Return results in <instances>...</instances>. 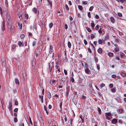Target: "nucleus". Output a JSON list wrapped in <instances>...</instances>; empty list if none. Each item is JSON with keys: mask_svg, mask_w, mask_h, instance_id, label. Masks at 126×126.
I'll return each mask as SVG.
<instances>
[{"mask_svg": "<svg viewBox=\"0 0 126 126\" xmlns=\"http://www.w3.org/2000/svg\"><path fill=\"white\" fill-rule=\"evenodd\" d=\"M8 29L10 31L14 30V26L10 25V24H8Z\"/></svg>", "mask_w": 126, "mask_h": 126, "instance_id": "nucleus-1", "label": "nucleus"}, {"mask_svg": "<svg viewBox=\"0 0 126 126\" xmlns=\"http://www.w3.org/2000/svg\"><path fill=\"white\" fill-rule=\"evenodd\" d=\"M71 28H72L73 29V30L74 31V32L75 33H76V27L75 24H73V25L72 26Z\"/></svg>", "mask_w": 126, "mask_h": 126, "instance_id": "nucleus-2", "label": "nucleus"}, {"mask_svg": "<svg viewBox=\"0 0 126 126\" xmlns=\"http://www.w3.org/2000/svg\"><path fill=\"white\" fill-rule=\"evenodd\" d=\"M61 118L63 124H64V123L63 119H64L65 122H66L67 120V118H66V117H65V116L63 115L62 116Z\"/></svg>", "mask_w": 126, "mask_h": 126, "instance_id": "nucleus-3", "label": "nucleus"}, {"mask_svg": "<svg viewBox=\"0 0 126 126\" xmlns=\"http://www.w3.org/2000/svg\"><path fill=\"white\" fill-rule=\"evenodd\" d=\"M8 108L9 110H13L12 102H10L9 103V105L8 106Z\"/></svg>", "mask_w": 126, "mask_h": 126, "instance_id": "nucleus-4", "label": "nucleus"}, {"mask_svg": "<svg viewBox=\"0 0 126 126\" xmlns=\"http://www.w3.org/2000/svg\"><path fill=\"white\" fill-rule=\"evenodd\" d=\"M117 120L116 119L113 118L111 121V123L113 124H116L117 123Z\"/></svg>", "mask_w": 126, "mask_h": 126, "instance_id": "nucleus-5", "label": "nucleus"}, {"mask_svg": "<svg viewBox=\"0 0 126 126\" xmlns=\"http://www.w3.org/2000/svg\"><path fill=\"white\" fill-rule=\"evenodd\" d=\"M18 43L19 47H21L23 46L24 44L21 41H18Z\"/></svg>", "mask_w": 126, "mask_h": 126, "instance_id": "nucleus-6", "label": "nucleus"}, {"mask_svg": "<svg viewBox=\"0 0 126 126\" xmlns=\"http://www.w3.org/2000/svg\"><path fill=\"white\" fill-rule=\"evenodd\" d=\"M79 118L81 119L82 122V123H83L84 122V117L82 116V115H79Z\"/></svg>", "mask_w": 126, "mask_h": 126, "instance_id": "nucleus-7", "label": "nucleus"}, {"mask_svg": "<svg viewBox=\"0 0 126 126\" xmlns=\"http://www.w3.org/2000/svg\"><path fill=\"white\" fill-rule=\"evenodd\" d=\"M85 112H84L83 111H82L80 113V111L79 112V114L81 115H82V116L84 117H85Z\"/></svg>", "mask_w": 126, "mask_h": 126, "instance_id": "nucleus-8", "label": "nucleus"}, {"mask_svg": "<svg viewBox=\"0 0 126 126\" xmlns=\"http://www.w3.org/2000/svg\"><path fill=\"white\" fill-rule=\"evenodd\" d=\"M98 32L99 33H101L103 34H104L105 33L104 31L103 30H101L100 28V29L98 31Z\"/></svg>", "mask_w": 126, "mask_h": 126, "instance_id": "nucleus-9", "label": "nucleus"}, {"mask_svg": "<svg viewBox=\"0 0 126 126\" xmlns=\"http://www.w3.org/2000/svg\"><path fill=\"white\" fill-rule=\"evenodd\" d=\"M85 71L86 73L88 74H89V73L90 72V70L88 68H86L85 69Z\"/></svg>", "mask_w": 126, "mask_h": 126, "instance_id": "nucleus-10", "label": "nucleus"}, {"mask_svg": "<svg viewBox=\"0 0 126 126\" xmlns=\"http://www.w3.org/2000/svg\"><path fill=\"white\" fill-rule=\"evenodd\" d=\"M110 20L111 22L113 23H114L115 22V19L113 17H111L110 18Z\"/></svg>", "mask_w": 126, "mask_h": 126, "instance_id": "nucleus-11", "label": "nucleus"}, {"mask_svg": "<svg viewBox=\"0 0 126 126\" xmlns=\"http://www.w3.org/2000/svg\"><path fill=\"white\" fill-rule=\"evenodd\" d=\"M2 27L5 28V22L3 20L1 23Z\"/></svg>", "mask_w": 126, "mask_h": 126, "instance_id": "nucleus-12", "label": "nucleus"}, {"mask_svg": "<svg viewBox=\"0 0 126 126\" xmlns=\"http://www.w3.org/2000/svg\"><path fill=\"white\" fill-rule=\"evenodd\" d=\"M97 52L100 53L101 54L102 52V50L101 48H99L97 50Z\"/></svg>", "mask_w": 126, "mask_h": 126, "instance_id": "nucleus-13", "label": "nucleus"}, {"mask_svg": "<svg viewBox=\"0 0 126 126\" xmlns=\"http://www.w3.org/2000/svg\"><path fill=\"white\" fill-rule=\"evenodd\" d=\"M15 83L16 84H17L19 85V81L18 79L17 78H16L15 80Z\"/></svg>", "mask_w": 126, "mask_h": 126, "instance_id": "nucleus-14", "label": "nucleus"}, {"mask_svg": "<svg viewBox=\"0 0 126 126\" xmlns=\"http://www.w3.org/2000/svg\"><path fill=\"white\" fill-rule=\"evenodd\" d=\"M37 116L38 117V119L40 121H41L42 120V117L40 115L39 113L37 114Z\"/></svg>", "mask_w": 126, "mask_h": 126, "instance_id": "nucleus-15", "label": "nucleus"}, {"mask_svg": "<svg viewBox=\"0 0 126 126\" xmlns=\"http://www.w3.org/2000/svg\"><path fill=\"white\" fill-rule=\"evenodd\" d=\"M36 43L35 41H34L32 42V46L33 47H35L36 45Z\"/></svg>", "mask_w": 126, "mask_h": 126, "instance_id": "nucleus-16", "label": "nucleus"}, {"mask_svg": "<svg viewBox=\"0 0 126 126\" xmlns=\"http://www.w3.org/2000/svg\"><path fill=\"white\" fill-rule=\"evenodd\" d=\"M47 96L48 98H51V94L49 91L47 92Z\"/></svg>", "mask_w": 126, "mask_h": 126, "instance_id": "nucleus-17", "label": "nucleus"}, {"mask_svg": "<svg viewBox=\"0 0 126 126\" xmlns=\"http://www.w3.org/2000/svg\"><path fill=\"white\" fill-rule=\"evenodd\" d=\"M66 79L65 77H62L61 81L64 83Z\"/></svg>", "mask_w": 126, "mask_h": 126, "instance_id": "nucleus-18", "label": "nucleus"}, {"mask_svg": "<svg viewBox=\"0 0 126 126\" xmlns=\"http://www.w3.org/2000/svg\"><path fill=\"white\" fill-rule=\"evenodd\" d=\"M67 45L68 47L70 48L71 47V45L70 42L69 41H68L67 43Z\"/></svg>", "mask_w": 126, "mask_h": 126, "instance_id": "nucleus-19", "label": "nucleus"}, {"mask_svg": "<svg viewBox=\"0 0 126 126\" xmlns=\"http://www.w3.org/2000/svg\"><path fill=\"white\" fill-rule=\"evenodd\" d=\"M32 11L35 14H36L37 13V9L35 8H34L32 9Z\"/></svg>", "mask_w": 126, "mask_h": 126, "instance_id": "nucleus-20", "label": "nucleus"}, {"mask_svg": "<svg viewBox=\"0 0 126 126\" xmlns=\"http://www.w3.org/2000/svg\"><path fill=\"white\" fill-rule=\"evenodd\" d=\"M121 75L123 77H126V73L122 72L121 73Z\"/></svg>", "mask_w": 126, "mask_h": 126, "instance_id": "nucleus-21", "label": "nucleus"}, {"mask_svg": "<svg viewBox=\"0 0 126 126\" xmlns=\"http://www.w3.org/2000/svg\"><path fill=\"white\" fill-rule=\"evenodd\" d=\"M105 115L110 116H111V113L110 112L106 113H105Z\"/></svg>", "mask_w": 126, "mask_h": 126, "instance_id": "nucleus-22", "label": "nucleus"}, {"mask_svg": "<svg viewBox=\"0 0 126 126\" xmlns=\"http://www.w3.org/2000/svg\"><path fill=\"white\" fill-rule=\"evenodd\" d=\"M78 8L80 10H82L83 8V7L81 5H79L78 6Z\"/></svg>", "mask_w": 126, "mask_h": 126, "instance_id": "nucleus-23", "label": "nucleus"}, {"mask_svg": "<svg viewBox=\"0 0 126 126\" xmlns=\"http://www.w3.org/2000/svg\"><path fill=\"white\" fill-rule=\"evenodd\" d=\"M108 55L110 57H112L113 56V54L112 53L110 52L108 54Z\"/></svg>", "mask_w": 126, "mask_h": 126, "instance_id": "nucleus-24", "label": "nucleus"}, {"mask_svg": "<svg viewBox=\"0 0 126 126\" xmlns=\"http://www.w3.org/2000/svg\"><path fill=\"white\" fill-rule=\"evenodd\" d=\"M56 68L57 69V70L59 72H60V68L59 67V66L56 65Z\"/></svg>", "mask_w": 126, "mask_h": 126, "instance_id": "nucleus-25", "label": "nucleus"}, {"mask_svg": "<svg viewBox=\"0 0 126 126\" xmlns=\"http://www.w3.org/2000/svg\"><path fill=\"white\" fill-rule=\"evenodd\" d=\"M15 102V105L16 106H17L18 105V102L17 100L16 99H15L14 100Z\"/></svg>", "mask_w": 126, "mask_h": 126, "instance_id": "nucleus-26", "label": "nucleus"}, {"mask_svg": "<svg viewBox=\"0 0 126 126\" xmlns=\"http://www.w3.org/2000/svg\"><path fill=\"white\" fill-rule=\"evenodd\" d=\"M98 43L99 44H102L103 43V41L101 39H99L98 40Z\"/></svg>", "mask_w": 126, "mask_h": 126, "instance_id": "nucleus-27", "label": "nucleus"}, {"mask_svg": "<svg viewBox=\"0 0 126 126\" xmlns=\"http://www.w3.org/2000/svg\"><path fill=\"white\" fill-rule=\"evenodd\" d=\"M48 4L50 5V7L52 8V1H48Z\"/></svg>", "mask_w": 126, "mask_h": 126, "instance_id": "nucleus-28", "label": "nucleus"}, {"mask_svg": "<svg viewBox=\"0 0 126 126\" xmlns=\"http://www.w3.org/2000/svg\"><path fill=\"white\" fill-rule=\"evenodd\" d=\"M49 28H51L53 26V24L52 23H51L49 24Z\"/></svg>", "mask_w": 126, "mask_h": 126, "instance_id": "nucleus-29", "label": "nucleus"}, {"mask_svg": "<svg viewBox=\"0 0 126 126\" xmlns=\"http://www.w3.org/2000/svg\"><path fill=\"white\" fill-rule=\"evenodd\" d=\"M86 29L87 30V31L88 32H91L92 30L90 28H88V27H87L86 28Z\"/></svg>", "mask_w": 126, "mask_h": 126, "instance_id": "nucleus-30", "label": "nucleus"}, {"mask_svg": "<svg viewBox=\"0 0 126 126\" xmlns=\"http://www.w3.org/2000/svg\"><path fill=\"white\" fill-rule=\"evenodd\" d=\"M5 2L6 6L7 7H8V2L7 0H5Z\"/></svg>", "mask_w": 126, "mask_h": 126, "instance_id": "nucleus-31", "label": "nucleus"}, {"mask_svg": "<svg viewBox=\"0 0 126 126\" xmlns=\"http://www.w3.org/2000/svg\"><path fill=\"white\" fill-rule=\"evenodd\" d=\"M94 8V7L93 6L90 7L89 9V11H91L93 10Z\"/></svg>", "mask_w": 126, "mask_h": 126, "instance_id": "nucleus-32", "label": "nucleus"}, {"mask_svg": "<svg viewBox=\"0 0 126 126\" xmlns=\"http://www.w3.org/2000/svg\"><path fill=\"white\" fill-rule=\"evenodd\" d=\"M91 26L92 28L94 27L95 26V24L94 22H92L91 23Z\"/></svg>", "mask_w": 126, "mask_h": 126, "instance_id": "nucleus-33", "label": "nucleus"}, {"mask_svg": "<svg viewBox=\"0 0 126 126\" xmlns=\"http://www.w3.org/2000/svg\"><path fill=\"white\" fill-rule=\"evenodd\" d=\"M88 65L87 64L85 63V66L84 67V68L85 69H86V68H88Z\"/></svg>", "mask_w": 126, "mask_h": 126, "instance_id": "nucleus-34", "label": "nucleus"}, {"mask_svg": "<svg viewBox=\"0 0 126 126\" xmlns=\"http://www.w3.org/2000/svg\"><path fill=\"white\" fill-rule=\"evenodd\" d=\"M114 51L115 52H117L119 51V48L117 47L116 48H114Z\"/></svg>", "mask_w": 126, "mask_h": 126, "instance_id": "nucleus-35", "label": "nucleus"}, {"mask_svg": "<svg viewBox=\"0 0 126 126\" xmlns=\"http://www.w3.org/2000/svg\"><path fill=\"white\" fill-rule=\"evenodd\" d=\"M18 26L20 27V29H21L22 28V25L21 24H20L19 23H18Z\"/></svg>", "mask_w": 126, "mask_h": 126, "instance_id": "nucleus-36", "label": "nucleus"}, {"mask_svg": "<svg viewBox=\"0 0 126 126\" xmlns=\"http://www.w3.org/2000/svg\"><path fill=\"white\" fill-rule=\"evenodd\" d=\"M82 3L83 4L86 5L87 4V1H82Z\"/></svg>", "mask_w": 126, "mask_h": 126, "instance_id": "nucleus-37", "label": "nucleus"}, {"mask_svg": "<svg viewBox=\"0 0 126 126\" xmlns=\"http://www.w3.org/2000/svg\"><path fill=\"white\" fill-rule=\"evenodd\" d=\"M25 36V35L24 34H22L20 36V37L21 38H24Z\"/></svg>", "mask_w": 126, "mask_h": 126, "instance_id": "nucleus-38", "label": "nucleus"}, {"mask_svg": "<svg viewBox=\"0 0 126 126\" xmlns=\"http://www.w3.org/2000/svg\"><path fill=\"white\" fill-rule=\"evenodd\" d=\"M88 17L89 18H91V13L90 12H88Z\"/></svg>", "mask_w": 126, "mask_h": 126, "instance_id": "nucleus-39", "label": "nucleus"}, {"mask_svg": "<svg viewBox=\"0 0 126 126\" xmlns=\"http://www.w3.org/2000/svg\"><path fill=\"white\" fill-rule=\"evenodd\" d=\"M65 6L67 10V11H69V9L67 5V4H65Z\"/></svg>", "mask_w": 126, "mask_h": 126, "instance_id": "nucleus-40", "label": "nucleus"}, {"mask_svg": "<svg viewBox=\"0 0 126 126\" xmlns=\"http://www.w3.org/2000/svg\"><path fill=\"white\" fill-rule=\"evenodd\" d=\"M99 25H97L95 27V29L96 30H97L99 29Z\"/></svg>", "mask_w": 126, "mask_h": 126, "instance_id": "nucleus-41", "label": "nucleus"}, {"mask_svg": "<svg viewBox=\"0 0 126 126\" xmlns=\"http://www.w3.org/2000/svg\"><path fill=\"white\" fill-rule=\"evenodd\" d=\"M111 91L113 93H114L116 91L115 88H113L112 89Z\"/></svg>", "mask_w": 126, "mask_h": 126, "instance_id": "nucleus-42", "label": "nucleus"}, {"mask_svg": "<svg viewBox=\"0 0 126 126\" xmlns=\"http://www.w3.org/2000/svg\"><path fill=\"white\" fill-rule=\"evenodd\" d=\"M95 17L97 19H98L99 18V17L98 15L96 14L95 16Z\"/></svg>", "mask_w": 126, "mask_h": 126, "instance_id": "nucleus-43", "label": "nucleus"}, {"mask_svg": "<svg viewBox=\"0 0 126 126\" xmlns=\"http://www.w3.org/2000/svg\"><path fill=\"white\" fill-rule=\"evenodd\" d=\"M29 118L30 122V124L32 125V120H31V117H30V116H29Z\"/></svg>", "mask_w": 126, "mask_h": 126, "instance_id": "nucleus-44", "label": "nucleus"}, {"mask_svg": "<svg viewBox=\"0 0 126 126\" xmlns=\"http://www.w3.org/2000/svg\"><path fill=\"white\" fill-rule=\"evenodd\" d=\"M17 118L16 117H15L14 118V121L15 122H16L17 121Z\"/></svg>", "mask_w": 126, "mask_h": 126, "instance_id": "nucleus-45", "label": "nucleus"}, {"mask_svg": "<svg viewBox=\"0 0 126 126\" xmlns=\"http://www.w3.org/2000/svg\"><path fill=\"white\" fill-rule=\"evenodd\" d=\"M91 38L92 39H93L94 38V36L93 34H92L91 35Z\"/></svg>", "mask_w": 126, "mask_h": 126, "instance_id": "nucleus-46", "label": "nucleus"}, {"mask_svg": "<svg viewBox=\"0 0 126 126\" xmlns=\"http://www.w3.org/2000/svg\"><path fill=\"white\" fill-rule=\"evenodd\" d=\"M84 42L85 45H86L87 44V42L85 39H84Z\"/></svg>", "mask_w": 126, "mask_h": 126, "instance_id": "nucleus-47", "label": "nucleus"}, {"mask_svg": "<svg viewBox=\"0 0 126 126\" xmlns=\"http://www.w3.org/2000/svg\"><path fill=\"white\" fill-rule=\"evenodd\" d=\"M25 17L26 19H28V15L27 14H26L25 16Z\"/></svg>", "mask_w": 126, "mask_h": 126, "instance_id": "nucleus-48", "label": "nucleus"}, {"mask_svg": "<svg viewBox=\"0 0 126 126\" xmlns=\"http://www.w3.org/2000/svg\"><path fill=\"white\" fill-rule=\"evenodd\" d=\"M62 102H61L59 106L60 108L61 109H62Z\"/></svg>", "mask_w": 126, "mask_h": 126, "instance_id": "nucleus-49", "label": "nucleus"}, {"mask_svg": "<svg viewBox=\"0 0 126 126\" xmlns=\"http://www.w3.org/2000/svg\"><path fill=\"white\" fill-rule=\"evenodd\" d=\"M64 72L65 75H66L67 74V72L66 70L64 69Z\"/></svg>", "mask_w": 126, "mask_h": 126, "instance_id": "nucleus-50", "label": "nucleus"}, {"mask_svg": "<svg viewBox=\"0 0 126 126\" xmlns=\"http://www.w3.org/2000/svg\"><path fill=\"white\" fill-rule=\"evenodd\" d=\"M118 15L119 16H122V14L120 13H118Z\"/></svg>", "mask_w": 126, "mask_h": 126, "instance_id": "nucleus-51", "label": "nucleus"}, {"mask_svg": "<svg viewBox=\"0 0 126 126\" xmlns=\"http://www.w3.org/2000/svg\"><path fill=\"white\" fill-rule=\"evenodd\" d=\"M71 82H73L74 81V80L73 77H72L71 78Z\"/></svg>", "mask_w": 126, "mask_h": 126, "instance_id": "nucleus-52", "label": "nucleus"}, {"mask_svg": "<svg viewBox=\"0 0 126 126\" xmlns=\"http://www.w3.org/2000/svg\"><path fill=\"white\" fill-rule=\"evenodd\" d=\"M105 86V85L103 83H101L100 85V86L101 88H102Z\"/></svg>", "mask_w": 126, "mask_h": 126, "instance_id": "nucleus-53", "label": "nucleus"}, {"mask_svg": "<svg viewBox=\"0 0 126 126\" xmlns=\"http://www.w3.org/2000/svg\"><path fill=\"white\" fill-rule=\"evenodd\" d=\"M111 77L112 78H116V76L115 75L113 74L112 75Z\"/></svg>", "mask_w": 126, "mask_h": 126, "instance_id": "nucleus-54", "label": "nucleus"}, {"mask_svg": "<svg viewBox=\"0 0 126 126\" xmlns=\"http://www.w3.org/2000/svg\"><path fill=\"white\" fill-rule=\"evenodd\" d=\"M105 39H108L109 38V35L108 34H106V35L105 37Z\"/></svg>", "mask_w": 126, "mask_h": 126, "instance_id": "nucleus-55", "label": "nucleus"}, {"mask_svg": "<svg viewBox=\"0 0 126 126\" xmlns=\"http://www.w3.org/2000/svg\"><path fill=\"white\" fill-rule=\"evenodd\" d=\"M118 122L119 123L122 124L123 123V121L122 120H119L118 121Z\"/></svg>", "mask_w": 126, "mask_h": 126, "instance_id": "nucleus-56", "label": "nucleus"}, {"mask_svg": "<svg viewBox=\"0 0 126 126\" xmlns=\"http://www.w3.org/2000/svg\"><path fill=\"white\" fill-rule=\"evenodd\" d=\"M97 68L98 70H99L100 69V66L98 64H96Z\"/></svg>", "mask_w": 126, "mask_h": 126, "instance_id": "nucleus-57", "label": "nucleus"}, {"mask_svg": "<svg viewBox=\"0 0 126 126\" xmlns=\"http://www.w3.org/2000/svg\"><path fill=\"white\" fill-rule=\"evenodd\" d=\"M43 95H42L41 96V101L42 103H43Z\"/></svg>", "mask_w": 126, "mask_h": 126, "instance_id": "nucleus-58", "label": "nucleus"}, {"mask_svg": "<svg viewBox=\"0 0 126 126\" xmlns=\"http://www.w3.org/2000/svg\"><path fill=\"white\" fill-rule=\"evenodd\" d=\"M16 47V46L15 45H13L12 47V48L13 49H14Z\"/></svg>", "mask_w": 126, "mask_h": 126, "instance_id": "nucleus-59", "label": "nucleus"}, {"mask_svg": "<svg viewBox=\"0 0 126 126\" xmlns=\"http://www.w3.org/2000/svg\"><path fill=\"white\" fill-rule=\"evenodd\" d=\"M88 50L89 52H90V53H91L92 52L90 48H88Z\"/></svg>", "mask_w": 126, "mask_h": 126, "instance_id": "nucleus-60", "label": "nucleus"}, {"mask_svg": "<svg viewBox=\"0 0 126 126\" xmlns=\"http://www.w3.org/2000/svg\"><path fill=\"white\" fill-rule=\"evenodd\" d=\"M125 1V0H119V2H120L121 3H123Z\"/></svg>", "mask_w": 126, "mask_h": 126, "instance_id": "nucleus-61", "label": "nucleus"}, {"mask_svg": "<svg viewBox=\"0 0 126 126\" xmlns=\"http://www.w3.org/2000/svg\"><path fill=\"white\" fill-rule=\"evenodd\" d=\"M106 118L108 120H110V118L108 116H106Z\"/></svg>", "mask_w": 126, "mask_h": 126, "instance_id": "nucleus-62", "label": "nucleus"}, {"mask_svg": "<svg viewBox=\"0 0 126 126\" xmlns=\"http://www.w3.org/2000/svg\"><path fill=\"white\" fill-rule=\"evenodd\" d=\"M107 28L109 30H111V28L109 26H107Z\"/></svg>", "mask_w": 126, "mask_h": 126, "instance_id": "nucleus-63", "label": "nucleus"}, {"mask_svg": "<svg viewBox=\"0 0 126 126\" xmlns=\"http://www.w3.org/2000/svg\"><path fill=\"white\" fill-rule=\"evenodd\" d=\"M113 85L112 84H109V87L110 88H112L113 87Z\"/></svg>", "mask_w": 126, "mask_h": 126, "instance_id": "nucleus-64", "label": "nucleus"}]
</instances>
